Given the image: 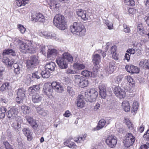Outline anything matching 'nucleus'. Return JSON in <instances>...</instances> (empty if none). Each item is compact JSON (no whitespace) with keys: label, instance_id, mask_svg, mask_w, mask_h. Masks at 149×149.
Returning <instances> with one entry per match:
<instances>
[{"label":"nucleus","instance_id":"nucleus-1","mask_svg":"<svg viewBox=\"0 0 149 149\" xmlns=\"http://www.w3.org/2000/svg\"><path fill=\"white\" fill-rule=\"evenodd\" d=\"M73 60L72 56L68 53L63 54L61 57L56 59V62L59 67L62 69H66L68 67V61L72 62Z\"/></svg>","mask_w":149,"mask_h":149},{"label":"nucleus","instance_id":"nucleus-2","mask_svg":"<svg viewBox=\"0 0 149 149\" xmlns=\"http://www.w3.org/2000/svg\"><path fill=\"white\" fill-rule=\"evenodd\" d=\"M70 30L73 35L80 36H84L86 32L84 26L80 22H74L70 26Z\"/></svg>","mask_w":149,"mask_h":149},{"label":"nucleus","instance_id":"nucleus-3","mask_svg":"<svg viewBox=\"0 0 149 149\" xmlns=\"http://www.w3.org/2000/svg\"><path fill=\"white\" fill-rule=\"evenodd\" d=\"M54 25L59 29L63 30L67 28L65 18L61 14L56 15L54 17L53 21Z\"/></svg>","mask_w":149,"mask_h":149},{"label":"nucleus","instance_id":"nucleus-4","mask_svg":"<svg viewBox=\"0 0 149 149\" xmlns=\"http://www.w3.org/2000/svg\"><path fill=\"white\" fill-rule=\"evenodd\" d=\"M15 56L16 53L15 51L10 49H8L3 50V58L2 61L8 67H10L13 64V62L11 61L7 56L8 55Z\"/></svg>","mask_w":149,"mask_h":149},{"label":"nucleus","instance_id":"nucleus-5","mask_svg":"<svg viewBox=\"0 0 149 149\" xmlns=\"http://www.w3.org/2000/svg\"><path fill=\"white\" fill-rule=\"evenodd\" d=\"M18 42L19 45L20 51L24 53H35L36 51V49L31 46V43H27L24 42L21 40H18Z\"/></svg>","mask_w":149,"mask_h":149},{"label":"nucleus","instance_id":"nucleus-6","mask_svg":"<svg viewBox=\"0 0 149 149\" xmlns=\"http://www.w3.org/2000/svg\"><path fill=\"white\" fill-rule=\"evenodd\" d=\"M39 63L38 57L35 55H33L29 58L26 62L27 68L33 70L36 68Z\"/></svg>","mask_w":149,"mask_h":149},{"label":"nucleus","instance_id":"nucleus-7","mask_svg":"<svg viewBox=\"0 0 149 149\" xmlns=\"http://www.w3.org/2000/svg\"><path fill=\"white\" fill-rule=\"evenodd\" d=\"M135 140V137L132 134L128 133L125 136V139L123 141V143L126 147L128 148L132 146Z\"/></svg>","mask_w":149,"mask_h":149},{"label":"nucleus","instance_id":"nucleus-8","mask_svg":"<svg viewBox=\"0 0 149 149\" xmlns=\"http://www.w3.org/2000/svg\"><path fill=\"white\" fill-rule=\"evenodd\" d=\"M17 97L16 101L19 104L22 103L25 97L26 90L23 88H19L17 91Z\"/></svg>","mask_w":149,"mask_h":149},{"label":"nucleus","instance_id":"nucleus-9","mask_svg":"<svg viewBox=\"0 0 149 149\" xmlns=\"http://www.w3.org/2000/svg\"><path fill=\"white\" fill-rule=\"evenodd\" d=\"M105 142L109 147L113 148L115 147L117 140L115 136L112 135H109L106 139Z\"/></svg>","mask_w":149,"mask_h":149},{"label":"nucleus","instance_id":"nucleus-10","mask_svg":"<svg viewBox=\"0 0 149 149\" xmlns=\"http://www.w3.org/2000/svg\"><path fill=\"white\" fill-rule=\"evenodd\" d=\"M76 11L77 15L82 19L85 21L88 20L89 16L87 14L86 11L81 9H77Z\"/></svg>","mask_w":149,"mask_h":149},{"label":"nucleus","instance_id":"nucleus-11","mask_svg":"<svg viewBox=\"0 0 149 149\" xmlns=\"http://www.w3.org/2000/svg\"><path fill=\"white\" fill-rule=\"evenodd\" d=\"M113 92L116 96L120 98H122L125 96V93L119 86H117L114 88Z\"/></svg>","mask_w":149,"mask_h":149},{"label":"nucleus","instance_id":"nucleus-12","mask_svg":"<svg viewBox=\"0 0 149 149\" xmlns=\"http://www.w3.org/2000/svg\"><path fill=\"white\" fill-rule=\"evenodd\" d=\"M22 122L21 119L19 118L15 121L12 123L11 126L14 128L16 132H18L21 130V124Z\"/></svg>","mask_w":149,"mask_h":149},{"label":"nucleus","instance_id":"nucleus-13","mask_svg":"<svg viewBox=\"0 0 149 149\" xmlns=\"http://www.w3.org/2000/svg\"><path fill=\"white\" fill-rule=\"evenodd\" d=\"M18 113V109L15 107L11 108L7 112V116L8 118L13 119Z\"/></svg>","mask_w":149,"mask_h":149},{"label":"nucleus","instance_id":"nucleus-14","mask_svg":"<svg viewBox=\"0 0 149 149\" xmlns=\"http://www.w3.org/2000/svg\"><path fill=\"white\" fill-rule=\"evenodd\" d=\"M52 87V88L59 93H62L63 90V87L60 83L56 82H53L51 84H49Z\"/></svg>","mask_w":149,"mask_h":149},{"label":"nucleus","instance_id":"nucleus-15","mask_svg":"<svg viewBox=\"0 0 149 149\" xmlns=\"http://www.w3.org/2000/svg\"><path fill=\"white\" fill-rule=\"evenodd\" d=\"M115 62L113 61H111L109 63V66H107L105 68V70L107 73L111 74L113 73L115 70Z\"/></svg>","mask_w":149,"mask_h":149},{"label":"nucleus","instance_id":"nucleus-16","mask_svg":"<svg viewBox=\"0 0 149 149\" xmlns=\"http://www.w3.org/2000/svg\"><path fill=\"white\" fill-rule=\"evenodd\" d=\"M44 93L47 96L51 95L53 93V89L50 84H47L45 85L43 88Z\"/></svg>","mask_w":149,"mask_h":149},{"label":"nucleus","instance_id":"nucleus-17","mask_svg":"<svg viewBox=\"0 0 149 149\" xmlns=\"http://www.w3.org/2000/svg\"><path fill=\"white\" fill-rule=\"evenodd\" d=\"M32 18L33 20L36 22H44L45 21L44 17L41 13H38L36 14L35 15L32 16Z\"/></svg>","mask_w":149,"mask_h":149},{"label":"nucleus","instance_id":"nucleus-18","mask_svg":"<svg viewBox=\"0 0 149 149\" xmlns=\"http://www.w3.org/2000/svg\"><path fill=\"white\" fill-rule=\"evenodd\" d=\"M99 88L100 94L101 97L103 98H105L107 96L106 87L105 86L101 84L99 86Z\"/></svg>","mask_w":149,"mask_h":149},{"label":"nucleus","instance_id":"nucleus-19","mask_svg":"<svg viewBox=\"0 0 149 149\" xmlns=\"http://www.w3.org/2000/svg\"><path fill=\"white\" fill-rule=\"evenodd\" d=\"M23 133L27 137V140L31 141L32 139V132L31 131L30 129L28 128H24L22 130Z\"/></svg>","mask_w":149,"mask_h":149},{"label":"nucleus","instance_id":"nucleus-20","mask_svg":"<svg viewBox=\"0 0 149 149\" xmlns=\"http://www.w3.org/2000/svg\"><path fill=\"white\" fill-rule=\"evenodd\" d=\"M56 65L54 63L51 61L46 64L45 65V70L50 72L55 70Z\"/></svg>","mask_w":149,"mask_h":149},{"label":"nucleus","instance_id":"nucleus-21","mask_svg":"<svg viewBox=\"0 0 149 149\" xmlns=\"http://www.w3.org/2000/svg\"><path fill=\"white\" fill-rule=\"evenodd\" d=\"M139 66L145 69H149V60L143 59L141 60Z\"/></svg>","mask_w":149,"mask_h":149},{"label":"nucleus","instance_id":"nucleus-22","mask_svg":"<svg viewBox=\"0 0 149 149\" xmlns=\"http://www.w3.org/2000/svg\"><path fill=\"white\" fill-rule=\"evenodd\" d=\"M92 58V61L95 65H98L101 60L100 56L98 54H93Z\"/></svg>","mask_w":149,"mask_h":149},{"label":"nucleus","instance_id":"nucleus-23","mask_svg":"<svg viewBox=\"0 0 149 149\" xmlns=\"http://www.w3.org/2000/svg\"><path fill=\"white\" fill-rule=\"evenodd\" d=\"M13 67L14 68V72L17 74L20 73V72L21 70L22 65V63H17L13 64Z\"/></svg>","mask_w":149,"mask_h":149},{"label":"nucleus","instance_id":"nucleus-24","mask_svg":"<svg viewBox=\"0 0 149 149\" xmlns=\"http://www.w3.org/2000/svg\"><path fill=\"white\" fill-rule=\"evenodd\" d=\"M58 53L57 50L55 49H49L47 54V57L48 58L52 57L54 58L55 57Z\"/></svg>","mask_w":149,"mask_h":149},{"label":"nucleus","instance_id":"nucleus-25","mask_svg":"<svg viewBox=\"0 0 149 149\" xmlns=\"http://www.w3.org/2000/svg\"><path fill=\"white\" fill-rule=\"evenodd\" d=\"M77 104L78 107H84V102L83 96L79 95L78 97Z\"/></svg>","mask_w":149,"mask_h":149},{"label":"nucleus","instance_id":"nucleus-26","mask_svg":"<svg viewBox=\"0 0 149 149\" xmlns=\"http://www.w3.org/2000/svg\"><path fill=\"white\" fill-rule=\"evenodd\" d=\"M85 93L86 94H88L89 95H91L94 98H96L98 95V92L94 89H88Z\"/></svg>","mask_w":149,"mask_h":149},{"label":"nucleus","instance_id":"nucleus-27","mask_svg":"<svg viewBox=\"0 0 149 149\" xmlns=\"http://www.w3.org/2000/svg\"><path fill=\"white\" fill-rule=\"evenodd\" d=\"M37 113L41 116H45L47 115L49 113L48 111L40 107H38L36 108Z\"/></svg>","mask_w":149,"mask_h":149},{"label":"nucleus","instance_id":"nucleus-28","mask_svg":"<svg viewBox=\"0 0 149 149\" xmlns=\"http://www.w3.org/2000/svg\"><path fill=\"white\" fill-rule=\"evenodd\" d=\"M143 28L140 26H138L137 28V31L138 33L141 35L145 36L149 39V33H147L143 29Z\"/></svg>","mask_w":149,"mask_h":149},{"label":"nucleus","instance_id":"nucleus-29","mask_svg":"<svg viewBox=\"0 0 149 149\" xmlns=\"http://www.w3.org/2000/svg\"><path fill=\"white\" fill-rule=\"evenodd\" d=\"M42 97L38 94H35L33 95L32 97V100L33 102L34 103H38L42 100Z\"/></svg>","mask_w":149,"mask_h":149},{"label":"nucleus","instance_id":"nucleus-30","mask_svg":"<svg viewBox=\"0 0 149 149\" xmlns=\"http://www.w3.org/2000/svg\"><path fill=\"white\" fill-rule=\"evenodd\" d=\"M40 89L39 85H33L29 88L28 91L30 94H31L35 91H38Z\"/></svg>","mask_w":149,"mask_h":149},{"label":"nucleus","instance_id":"nucleus-31","mask_svg":"<svg viewBox=\"0 0 149 149\" xmlns=\"http://www.w3.org/2000/svg\"><path fill=\"white\" fill-rule=\"evenodd\" d=\"M122 106L125 111L128 112L130 110V107L128 101H123L122 103Z\"/></svg>","mask_w":149,"mask_h":149},{"label":"nucleus","instance_id":"nucleus-32","mask_svg":"<svg viewBox=\"0 0 149 149\" xmlns=\"http://www.w3.org/2000/svg\"><path fill=\"white\" fill-rule=\"evenodd\" d=\"M83 79L84 77H83L80 76L79 75H76L74 76V81L75 83L79 86Z\"/></svg>","mask_w":149,"mask_h":149},{"label":"nucleus","instance_id":"nucleus-33","mask_svg":"<svg viewBox=\"0 0 149 149\" xmlns=\"http://www.w3.org/2000/svg\"><path fill=\"white\" fill-rule=\"evenodd\" d=\"M106 121L104 119H101L99 122L96 128H95L94 129H96L97 130H99L103 127Z\"/></svg>","mask_w":149,"mask_h":149},{"label":"nucleus","instance_id":"nucleus-34","mask_svg":"<svg viewBox=\"0 0 149 149\" xmlns=\"http://www.w3.org/2000/svg\"><path fill=\"white\" fill-rule=\"evenodd\" d=\"M73 66L74 68L80 70L84 69L85 68V65L83 63H76L74 64Z\"/></svg>","mask_w":149,"mask_h":149},{"label":"nucleus","instance_id":"nucleus-35","mask_svg":"<svg viewBox=\"0 0 149 149\" xmlns=\"http://www.w3.org/2000/svg\"><path fill=\"white\" fill-rule=\"evenodd\" d=\"M96 98L93 97L91 95L85 93V99L86 101L92 102L95 100Z\"/></svg>","mask_w":149,"mask_h":149},{"label":"nucleus","instance_id":"nucleus-36","mask_svg":"<svg viewBox=\"0 0 149 149\" xmlns=\"http://www.w3.org/2000/svg\"><path fill=\"white\" fill-rule=\"evenodd\" d=\"M30 107L26 106H22L21 107L20 111L24 114H28L30 112Z\"/></svg>","mask_w":149,"mask_h":149},{"label":"nucleus","instance_id":"nucleus-37","mask_svg":"<svg viewBox=\"0 0 149 149\" xmlns=\"http://www.w3.org/2000/svg\"><path fill=\"white\" fill-rule=\"evenodd\" d=\"M81 74L86 77H95L96 74H93L92 72H90L87 70H84L82 72Z\"/></svg>","mask_w":149,"mask_h":149},{"label":"nucleus","instance_id":"nucleus-38","mask_svg":"<svg viewBox=\"0 0 149 149\" xmlns=\"http://www.w3.org/2000/svg\"><path fill=\"white\" fill-rule=\"evenodd\" d=\"M50 72L47 70H45L42 72L41 73V76L44 78H47L50 76Z\"/></svg>","mask_w":149,"mask_h":149},{"label":"nucleus","instance_id":"nucleus-39","mask_svg":"<svg viewBox=\"0 0 149 149\" xmlns=\"http://www.w3.org/2000/svg\"><path fill=\"white\" fill-rule=\"evenodd\" d=\"M72 139V138H70L67 139L65 142H64V145L70 148L72 147L74 144V143L70 141Z\"/></svg>","mask_w":149,"mask_h":149},{"label":"nucleus","instance_id":"nucleus-40","mask_svg":"<svg viewBox=\"0 0 149 149\" xmlns=\"http://www.w3.org/2000/svg\"><path fill=\"white\" fill-rule=\"evenodd\" d=\"M7 110V109L4 107L0 108V118H3L5 117V113Z\"/></svg>","mask_w":149,"mask_h":149},{"label":"nucleus","instance_id":"nucleus-41","mask_svg":"<svg viewBox=\"0 0 149 149\" xmlns=\"http://www.w3.org/2000/svg\"><path fill=\"white\" fill-rule=\"evenodd\" d=\"M43 33H42L43 35H44L45 37L47 39H52L54 38L56 40V38H55L56 36V35L55 34H48L46 32H44Z\"/></svg>","mask_w":149,"mask_h":149},{"label":"nucleus","instance_id":"nucleus-42","mask_svg":"<svg viewBox=\"0 0 149 149\" xmlns=\"http://www.w3.org/2000/svg\"><path fill=\"white\" fill-rule=\"evenodd\" d=\"M9 89V84L8 83L6 82L1 86L0 88V90L2 92L5 91Z\"/></svg>","mask_w":149,"mask_h":149},{"label":"nucleus","instance_id":"nucleus-43","mask_svg":"<svg viewBox=\"0 0 149 149\" xmlns=\"http://www.w3.org/2000/svg\"><path fill=\"white\" fill-rule=\"evenodd\" d=\"M131 70L130 73L132 74L138 73H139V69L136 67L135 66L133 65H131Z\"/></svg>","mask_w":149,"mask_h":149},{"label":"nucleus","instance_id":"nucleus-44","mask_svg":"<svg viewBox=\"0 0 149 149\" xmlns=\"http://www.w3.org/2000/svg\"><path fill=\"white\" fill-rule=\"evenodd\" d=\"M139 107L138 103L136 101H134L132 104V111L135 112L137 111Z\"/></svg>","mask_w":149,"mask_h":149},{"label":"nucleus","instance_id":"nucleus-45","mask_svg":"<svg viewBox=\"0 0 149 149\" xmlns=\"http://www.w3.org/2000/svg\"><path fill=\"white\" fill-rule=\"evenodd\" d=\"M86 136V134H84V135L81 136H79L78 138H74V140L75 141L78 143H81L82 141L84 140Z\"/></svg>","mask_w":149,"mask_h":149},{"label":"nucleus","instance_id":"nucleus-46","mask_svg":"<svg viewBox=\"0 0 149 149\" xmlns=\"http://www.w3.org/2000/svg\"><path fill=\"white\" fill-rule=\"evenodd\" d=\"M88 84V80L85 79L84 77L83 80L81 81V83L79 86L81 87V88H84Z\"/></svg>","mask_w":149,"mask_h":149},{"label":"nucleus","instance_id":"nucleus-47","mask_svg":"<svg viewBox=\"0 0 149 149\" xmlns=\"http://www.w3.org/2000/svg\"><path fill=\"white\" fill-rule=\"evenodd\" d=\"M41 75V73L40 72H36L32 73V77L33 78L37 79L40 78V77Z\"/></svg>","mask_w":149,"mask_h":149},{"label":"nucleus","instance_id":"nucleus-48","mask_svg":"<svg viewBox=\"0 0 149 149\" xmlns=\"http://www.w3.org/2000/svg\"><path fill=\"white\" fill-rule=\"evenodd\" d=\"M45 46L43 45H40L39 47V50L43 55H45Z\"/></svg>","mask_w":149,"mask_h":149},{"label":"nucleus","instance_id":"nucleus-49","mask_svg":"<svg viewBox=\"0 0 149 149\" xmlns=\"http://www.w3.org/2000/svg\"><path fill=\"white\" fill-rule=\"evenodd\" d=\"M124 2L127 5L133 6L135 5V2L133 0H123Z\"/></svg>","mask_w":149,"mask_h":149},{"label":"nucleus","instance_id":"nucleus-50","mask_svg":"<svg viewBox=\"0 0 149 149\" xmlns=\"http://www.w3.org/2000/svg\"><path fill=\"white\" fill-rule=\"evenodd\" d=\"M18 28L19 31L22 34L24 33L26 30V28H25L24 26L21 24L18 25Z\"/></svg>","mask_w":149,"mask_h":149},{"label":"nucleus","instance_id":"nucleus-51","mask_svg":"<svg viewBox=\"0 0 149 149\" xmlns=\"http://www.w3.org/2000/svg\"><path fill=\"white\" fill-rule=\"evenodd\" d=\"M67 91L69 94L70 95L72 96L74 95V92L73 88L70 86H67Z\"/></svg>","mask_w":149,"mask_h":149},{"label":"nucleus","instance_id":"nucleus-52","mask_svg":"<svg viewBox=\"0 0 149 149\" xmlns=\"http://www.w3.org/2000/svg\"><path fill=\"white\" fill-rule=\"evenodd\" d=\"M123 26L124 28L123 31L126 33H129L130 32V29L129 27L126 24H124L123 25Z\"/></svg>","mask_w":149,"mask_h":149},{"label":"nucleus","instance_id":"nucleus-53","mask_svg":"<svg viewBox=\"0 0 149 149\" xmlns=\"http://www.w3.org/2000/svg\"><path fill=\"white\" fill-rule=\"evenodd\" d=\"M122 78V77L119 76L116 77L114 80L115 83L117 84H118L121 81Z\"/></svg>","mask_w":149,"mask_h":149},{"label":"nucleus","instance_id":"nucleus-54","mask_svg":"<svg viewBox=\"0 0 149 149\" xmlns=\"http://www.w3.org/2000/svg\"><path fill=\"white\" fill-rule=\"evenodd\" d=\"M31 125L32 127L34 129H37V127H38V123H36V121L35 120L34 121L32 122Z\"/></svg>","mask_w":149,"mask_h":149},{"label":"nucleus","instance_id":"nucleus-55","mask_svg":"<svg viewBox=\"0 0 149 149\" xmlns=\"http://www.w3.org/2000/svg\"><path fill=\"white\" fill-rule=\"evenodd\" d=\"M128 11L130 14L133 15L136 13V12L137 11V10L133 8H129Z\"/></svg>","mask_w":149,"mask_h":149},{"label":"nucleus","instance_id":"nucleus-56","mask_svg":"<svg viewBox=\"0 0 149 149\" xmlns=\"http://www.w3.org/2000/svg\"><path fill=\"white\" fill-rule=\"evenodd\" d=\"M4 145L5 146L6 149H13L12 146L8 142H5Z\"/></svg>","mask_w":149,"mask_h":149},{"label":"nucleus","instance_id":"nucleus-57","mask_svg":"<svg viewBox=\"0 0 149 149\" xmlns=\"http://www.w3.org/2000/svg\"><path fill=\"white\" fill-rule=\"evenodd\" d=\"M149 148V143H148L141 146L139 149H148Z\"/></svg>","mask_w":149,"mask_h":149},{"label":"nucleus","instance_id":"nucleus-58","mask_svg":"<svg viewBox=\"0 0 149 149\" xmlns=\"http://www.w3.org/2000/svg\"><path fill=\"white\" fill-rule=\"evenodd\" d=\"M127 52L130 54V55L131 54H134L135 53V51L133 49H129L127 51Z\"/></svg>","mask_w":149,"mask_h":149},{"label":"nucleus","instance_id":"nucleus-59","mask_svg":"<svg viewBox=\"0 0 149 149\" xmlns=\"http://www.w3.org/2000/svg\"><path fill=\"white\" fill-rule=\"evenodd\" d=\"M71 115V113L69 111H66L65 113L63 115L64 116L66 117H68Z\"/></svg>","mask_w":149,"mask_h":149},{"label":"nucleus","instance_id":"nucleus-60","mask_svg":"<svg viewBox=\"0 0 149 149\" xmlns=\"http://www.w3.org/2000/svg\"><path fill=\"white\" fill-rule=\"evenodd\" d=\"M116 47L115 46H112L111 50V54L116 53Z\"/></svg>","mask_w":149,"mask_h":149},{"label":"nucleus","instance_id":"nucleus-61","mask_svg":"<svg viewBox=\"0 0 149 149\" xmlns=\"http://www.w3.org/2000/svg\"><path fill=\"white\" fill-rule=\"evenodd\" d=\"M144 19L147 24L149 25V13L148 14L147 16L144 17Z\"/></svg>","mask_w":149,"mask_h":149},{"label":"nucleus","instance_id":"nucleus-62","mask_svg":"<svg viewBox=\"0 0 149 149\" xmlns=\"http://www.w3.org/2000/svg\"><path fill=\"white\" fill-rule=\"evenodd\" d=\"M127 125L129 129L132 128L133 127V125L131 123L130 121H129L126 122Z\"/></svg>","mask_w":149,"mask_h":149},{"label":"nucleus","instance_id":"nucleus-63","mask_svg":"<svg viewBox=\"0 0 149 149\" xmlns=\"http://www.w3.org/2000/svg\"><path fill=\"white\" fill-rule=\"evenodd\" d=\"M131 65H127L125 66V69L127 72L130 73L131 70Z\"/></svg>","mask_w":149,"mask_h":149},{"label":"nucleus","instance_id":"nucleus-64","mask_svg":"<svg viewBox=\"0 0 149 149\" xmlns=\"http://www.w3.org/2000/svg\"><path fill=\"white\" fill-rule=\"evenodd\" d=\"M127 79L128 81L130 83L133 82V79L130 76H127Z\"/></svg>","mask_w":149,"mask_h":149}]
</instances>
